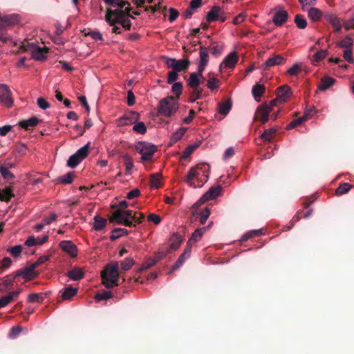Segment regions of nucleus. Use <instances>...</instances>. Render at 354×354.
Listing matches in <instances>:
<instances>
[{
  "instance_id": "nucleus-56",
  "label": "nucleus",
  "mask_w": 354,
  "mask_h": 354,
  "mask_svg": "<svg viewBox=\"0 0 354 354\" xmlns=\"http://www.w3.org/2000/svg\"><path fill=\"white\" fill-rule=\"evenodd\" d=\"M328 53V51L326 50H320L317 51L313 57L312 62L313 63L315 62H319L323 59L325 58Z\"/></svg>"
},
{
  "instance_id": "nucleus-9",
  "label": "nucleus",
  "mask_w": 354,
  "mask_h": 354,
  "mask_svg": "<svg viewBox=\"0 0 354 354\" xmlns=\"http://www.w3.org/2000/svg\"><path fill=\"white\" fill-rule=\"evenodd\" d=\"M162 59L168 68H171L172 71L178 73L186 71L190 65L188 59H176L175 58L162 57Z\"/></svg>"
},
{
  "instance_id": "nucleus-48",
  "label": "nucleus",
  "mask_w": 354,
  "mask_h": 354,
  "mask_svg": "<svg viewBox=\"0 0 354 354\" xmlns=\"http://www.w3.org/2000/svg\"><path fill=\"white\" fill-rule=\"evenodd\" d=\"M207 48L210 50L211 53L214 56L220 55L223 50V46L218 45L215 41L212 42Z\"/></svg>"
},
{
  "instance_id": "nucleus-5",
  "label": "nucleus",
  "mask_w": 354,
  "mask_h": 354,
  "mask_svg": "<svg viewBox=\"0 0 354 354\" xmlns=\"http://www.w3.org/2000/svg\"><path fill=\"white\" fill-rule=\"evenodd\" d=\"M179 104L174 96H168L159 102L158 112L160 115L169 117L178 109Z\"/></svg>"
},
{
  "instance_id": "nucleus-25",
  "label": "nucleus",
  "mask_w": 354,
  "mask_h": 354,
  "mask_svg": "<svg viewBox=\"0 0 354 354\" xmlns=\"http://www.w3.org/2000/svg\"><path fill=\"white\" fill-rule=\"evenodd\" d=\"M183 239L177 233L173 234L169 239V250H176L180 245Z\"/></svg>"
},
{
  "instance_id": "nucleus-1",
  "label": "nucleus",
  "mask_w": 354,
  "mask_h": 354,
  "mask_svg": "<svg viewBox=\"0 0 354 354\" xmlns=\"http://www.w3.org/2000/svg\"><path fill=\"white\" fill-rule=\"evenodd\" d=\"M131 8L127 6L124 9H111L106 8L105 14V21L110 25L114 26L120 24L125 30H129L131 27V23L129 17H133L130 14Z\"/></svg>"
},
{
  "instance_id": "nucleus-37",
  "label": "nucleus",
  "mask_w": 354,
  "mask_h": 354,
  "mask_svg": "<svg viewBox=\"0 0 354 354\" xmlns=\"http://www.w3.org/2000/svg\"><path fill=\"white\" fill-rule=\"evenodd\" d=\"M270 110L268 108L267 102L263 103L261 105L259 106L257 109L255 113V118L260 119L261 117L264 115H269L270 113Z\"/></svg>"
},
{
  "instance_id": "nucleus-61",
  "label": "nucleus",
  "mask_w": 354,
  "mask_h": 354,
  "mask_svg": "<svg viewBox=\"0 0 354 354\" xmlns=\"http://www.w3.org/2000/svg\"><path fill=\"white\" fill-rule=\"evenodd\" d=\"M7 251L14 257H18L22 252V246L21 245H17L14 247L9 248Z\"/></svg>"
},
{
  "instance_id": "nucleus-49",
  "label": "nucleus",
  "mask_w": 354,
  "mask_h": 354,
  "mask_svg": "<svg viewBox=\"0 0 354 354\" xmlns=\"http://www.w3.org/2000/svg\"><path fill=\"white\" fill-rule=\"evenodd\" d=\"M0 173L3 179L8 181L15 178V175L9 169H8V167H0Z\"/></svg>"
},
{
  "instance_id": "nucleus-38",
  "label": "nucleus",
  "mask_w": 354,
  "mask_h": 354,
  "mask_svg": "<svg viewBox=\"0 0 354 354\" xmlns=\"http://www.w3.org/2000/svg\"><path fill=\"white\" fill-rule=\"evenodd\" d=\"M162 175L160 173H155L151 175L150 185L153 189H158L161 187Z\"/></svg>"
},
{
  "instance_id": "nucleus-2",
  "label": "nucleus",
  "mask_w": 354,
  "mask_h": 354,
  "mask_svg": "<svg viewBox=\"0 0 354 354\" xmlns=\"http://www.w3.org/2000/svg\"><path fill=\"white\" fill-rule=\"evenodd\" d=\"M209 169V165L198 164L189 169L185 181L192 187H201L204 184L202 177H204L205 181L208 179Z\"/></svg>"
},
{
  "instance_id": "nucleus-52",
  "label": "nucleus",
  "mask_w": 354,
  "mask_h": 354,
  "mask_svg": "<svg viewBox=\"0 0 354 354\" xmlns=\"http://www.w3.org/2000/svg\"><path fill=\"white\" fill-rule=\"evenodd\" d=\"M113 297V294L110 291H103L102 292H98L95 295V299L96 301L107 300Z\"/></svg>"
},
{
  "instance_id": "nucleus-19",
  "label": "nucleus",
  "mask_w": 354,
  "mask_h": 354,
  "mask_svg": "<svg viewBox=\"0 0 354 354\" xmlns=\"http://www.w3.org/2000/svg\"><path fill=\"white\" fill-rule=\"evenodd\" d=\"M221 192V187L218 185L216 187H212L201 198L202 202L216 198L219 196Z\"/></svg>"
},
{
  "instance_id": "nucleus-14",
  "label": "nucleus",
  "mask_w": 354,
  "mask_h": 354,
  "mask_svg": "<svg viewBox=\"0 0 354 354\" xmlns=\"http://www.w3.org/2000/svg\"><path fill=\"white\" fill-rule=\"evenodd\" d=\"M291 88L288 85L281 86L276 90L277 98L281 103L286 102L291 96Z\"/></svg>"
},
{
  "instance_id": "nucleus-53",
  "label": "nucleus",
  "mask_w": 354,
  "mask_h": 354,
  "mask_svg": "<svg viewBox=\"0 0 354 354\" xmlns=\"http://www.w3.org/2000/svg\"><path fill=\"white\" fill-rule=\"evenodd\" d=\"M18 277H15V272L12 275L9 274L5 277L2 285L5 286L6 288H8L13 285V282Z\"/></svg>"
},
{
  "instance_id": "nucleus-28",
  "label": "nucleus",
  "mask_w": 354,
  "mask_h": 354,
  "mask_svg": "<svg viewBox=\"0 0 354 354\" xmlns=\"http://www.w3.org/2000/svg\"><path fill=\"white\" fill-rule=\"evenodd\" d=\"M278 129L279 128L277 127L266 129L260 136V138L264 141L271 142L275 137Z\"/></svg>"
},
{
  "instance_id": "nucleus-15",
  "label": "nucleus",
  "mask_w": 354,
  "mask_h": 354,
  "mask_svg": "<svg viewBox=\"0 0 354 354\" xmlns=\"http://www.w3.org/2000/svg\"><path fill=\"white\" fill-rule=\"evenodd\" d=\"M139 120V114L136 111H129L118 119L120 126L129 125Z\"/></svg>"
},
{
  "instance_id": "nucleus-11",
  "label": "nucleus",
  "mask_w": 354,
  "mask_h": 354,
  "mask_svg": "<svg viewBox=\"0 0 354 354\" xmlns=\"http://www.w3.org/2000/svg\"><path fill=\"white\" fill-rule=\"evenodd\" d=\"M0 102L6 107H11L13 105L12 92L6 84H0Z\"/></svg>"
},
{
  "instance_id": "nucleus-27",
  "label": "nucleus",
  "mask_w": 354,
  "mask_h": 354,
  "mask_svg": "<svg viewBox=\"0 0 354 354\" xmlns=\"http://www.w3.org/2000/svg\"><path fill=\"white\" fill-rule=\"evenodd\" d=\"M232 106V102L230 99H227L225 102H221L218 105L219 113L225 116L228 114Z\"/></svg>"
},
{
  "instance_id": "nucleus-23",
  "label": "nucleus",
  "mask_w": 354,
  "mask_h": 354,
  "mask_svg": "<svg viewBox=\"0 0 354 354\" xmlns=\"http://www.w3.org/2000/svg\"><path fill=\"white\" fill-rule=\"evenodd\" d=\"M221 8L219 6H214L212 10L207 12L206 16V20L207 22L211 23L216 21L220 19Z\"/></svg>"
},
{
  "instance_id": "nucleus-59",
  "label": "nucleus",
  "mask_w": 354,
  "mask_h": 354,
  "mask_svg": "<svg viewBox=\"0 0 354 354\" xmlns=\"http://www.w3.org/2000/svg\"><path fill=\"white\" fill-rule=\"evenodd\" d=\"M210 209L205 207L200 214V223L204 225L210 215Z\"/></svg>"
},
{
  "instance_id": "nucleus-30",
  "label": "nucleus",
  "mask_w": 354,
  "mask_h": 354,
  "mask_svg": "<svg viewBox=\"0 0 354 354\" xmlns=\"http://www.w3.org/2000/svg\"><path fill=\"white\" fill-rule=\"evenodd\" d=\"M266 91V88L263 84H256L252 89V93L256 101L259 102L260 97Z\"/></svg>"
},
{
  "instance_id": "nucleus-7",
  "label": "nucleus",
  "mask_w": 354,
  "mask_h": 354,
  "mask_svg": "<svg viewBox=\"0 0 354 354\" xmlns=\"http://www.w3.org/2000/svg\"><path fill=\"white\" fill-rule=\"evenodd\" d=\"M19 49L22 52L30 51L32 54V57L37 61H43L46 58V54L48 52V48L46 47L41 48L33 44H25L24 43L20 46Z\"/></svg>"
},
{
  "instance_id": "nucleus-62",
  "label": "nucleus",
  "mask_w": 354,
  "mask_h": 354,
  "mask_svg": "<svg viewBox=\"0 0 354 354\" xmlns=\"http://www.w3.org/2000/svg\"><path fill=\"white\" fill-rule=\"evenodd\" d=\"M304 121H305V118L303 117L295 119L286 127V129L290 130L293 129L301 124Z\"/></svg>"
},
{
  "instance_id": "nucleus-17",
  "label": "nucleus",
  "mask_w": 354,
  "mask_h": 354,
  "mask_svg": "<svg viewBox=\"0 0 354 354\" xmlns=\"http://www.w3.org/2000/svg\"><path fill=\"white\" fill-rule=\"evenodd\" d=\"M192 250V245L187 243L186 248H185L183 252L178 257L176 262L173 265L171 270L169 273L178 270L185 262V261L190 257Z\"/></svg>"
},
{
  "instance_id": "nucleus-29",
  "label": "nucleus",
  "mask_w": 354,
  "mask_h": 354,
  "mask_svg": "<svg viewBox=\"0 0 354 354\" xmlns=\"http://www.w3.org/2000/svg\"><path fill=\"white\" fill-rule=\"evenodd\" d=\"M207 230V227H202L196 230L189 240L188 241L187 243L192 245V243H196L200 241L203 235V234Z\"/></svg>"
},
{
  "instance_id": "nucleus-10",
  "label": "nucleus",
  "mask_w": 354,
  "mask_h": 354,
  "mask_svg": "<svg viewBox=\"0 0 354 354\" xmlns=\"http://www.w3.org/2000/svg\"><path fill=\"white\" fill-rule=\"evenodd\" d=\"M90 143L79 149L75 153L71 156L67 161V166L71 168L76 167L88 154Z\"/></svg>"
},
{
  "instance_id": "nucleus-36",
  "label": "nucleus",
  "mask_w": 354,
  "mask_h": 354,
  "mask_svg": "<svg viewBox=\"0 0 354 354\" xmlns=\"http://www.w3.org/2000/svg\"><path fill=\"white\" fill-rule=\"evenodd\" d=\"M308 17L313 21H318L323 16L322 12L317 8H311L308 10Z\"/></svg>"
},
{
  "instance_id": "nucleus-18",
  "label": "nucleus",
  "mask_w": 354,
  "mask_h": 354,
  "mask_svg": "<svg viewBox=\"0 0 354 354\" xmlns=\"http://www.w3.org/2000/svg\"><path fill=\"white\" fill-rule=\"evenodd\" d=\"M324 19L329 22L333 27L334 28V30L336 32H338L342 29V24L339 19L334 14L331 12H326L324 15Z\"/></svg>"
},
{
  "instance_id": "nucleus-32",
  "label": "nucleus",
  "mask_w": 354,
  "mask_h": 354,
  "mask_svg": "<svg viewBox=\"0 0 354 354\" xmlns=\"http://www.w3.org/2000/svg\"><path fill=\"white\" fill-rule=\"evenodd\" d=\"M14 196L12 187H7L3 190L0 189V201L8 202Z\"/></svg>"
},
{
  "instance_id": "nucleus-50",
  "label": "nucleus",
  "mask_w": 354,
  "mask_h": 354,
  "mask_svg": "<svg viewBox=\"0 0 354 354\" xmlns=\"http://www.w3.org/2000/svg\"><path fill=\"white\" fill-rule=\"evenodd\" d=\"M44 301V297L41 293H32L28 297V301L30 303L37 302L39 304L42 303Z\"/></svg>"
},
{
  "instance_id": "nucleus-45",
  "label": "nucleus",
  "mask_w": 354,
  "mask_h": 354,
  "mask_svg": "<svg viewBox=\"0 0 354 354\" xmlns=\"http://www.w3.org/2000/svg\"><path fill=\"white\" fill-rule=\"evenodd\" d=\"M199 57L200 61L199 62L208 64L209 62V54H208V48L201 46L199 48Z\"/></svg>"
},
{
  "instance_id": "nucleus-46",
  "label": "nucleus",
  "mask_w": 354,
  "mask_h": 354,
  "mask_svg": "<svg viewBox=\"0 0 354 354\" xmlns=\"http://www.w3.org/2000/svg\"><path fill=\"white\" fill-rule=\"evenodd\" d=\"M297 27L299 29H304L307 26V21L301 15H297L294 20Z\"/></svg>"
},
{
  "instance_id": "nucleus-55",
  "label": "nucleus",
  "mask_w": 354,
  "mask_h": 354,
  "mask_svg": "<svg viewBox=\"0 0 354 354\" xmlns=\"http://www.w3.org/2000/svg\"><path fill=\"white\" fill-rule=\"evenodd\" d=\"M133 264H134V261L132 258H130V257L126 258L121 263V270L123 271L129 270L133 266Z\"/></svg>"
},
{
  "instance_id": "nucleus-26",
  "label": "nucleus",
  "mask_w": 354,
  "mask_h": 354,
  "mask_svg": "<svg viewBox=\"0 0 354 354\" xmlns=\"http://www.w3.org/2000/svg\"><path fill=\"white\" fill-rule=\"evenodd\" d=\"M104 3L116 9H124L127 6H130V3L124 0H103Z\"/></svg>"
},
{
  "instance_id": "nucleus-47",
  "label": "nucleus",
  "mask_w": 354,
  "mask_h": 354,
  "mask_svg": "<svg viewBox=\"0 0 354 354\" xmlns=\"http://www.w3.org/2000/svg\"><path fill=\"white\" fill-rule=\"evenodd\" d=\"M183 88V86L181 82H175L172 85L171 91L176 95L174 97L176 98L177 102L182 94Z\"/></svg>"
},
{
  "instance_id": "nucleus-51",
  "label": "nucleus",
  "mask_w": 354,
  "mask_h": 354,
  "mask_svg": "<svg viewBox=\"0 0 354 354\" xmlns=\"http://www.w3.org/2000/svg\"><path fill=\"white\" fill-rule=\"evenodd\" d=\"M203 89H193L190 93L189 102H194L196 100L202 97Z\"/></svg>"
},
{
  "instance_id": "nucleus-13",
  "label": "nucleus",
  "mask_w": 354,
  "mask_h": 354,
  "mask_svg": "<svg viewBox=\"0 0 354 354\" xmlns=\"http://www.w3.org/2000/svg\"><path fill=\"white\" fill-rule=\"evenodd\" d=\"M275 10L272 21L277 26H281L288 20V13L281 8H277Z\"/></svg>"
},
{
  "instance_id": "nucleus-8",
  "label": "nucleus",
  "mask_w": 354,
  "mask_h": 354,
  "mask_svg": "<svg viewBox=\"0 0 354 354\" xmlns=\"http://www.w3.org/2000/svg\"><path fill=\"white\" fill-rule=\"evenodd\" d=\"M136 149L142 155L141 161L145 162L152 158L153 154L158 150V148L155 145L145 142H140L136 145Z\"/></svg>"
},
{
  "instance_id": "nucleus-43",
  "label": "nucleus",
  "mask_w": 354,
  "mask_h": 354,
  "mask_svg": "<svg viewBox=\"0 0 354 354\" xmlns=\"http://www.w3.org/2000/svg\"><path fill=\"white\" fill-rule=\"evenodd\" d=\"M353 44V39L350 36H346L344 39L337 44V46L345 49H351V47Z\"/></svg>"
},
{
  "instance_id": "nucleus-24",
  "label": "nucleus",
  "mask_w": 354,
  "mask_h": 354,
  "mask_svg": "<svg viewBox=\"0 0 354 354\" xmlns=\"http://www.w3.org/2000/svg\"><path fill=\"white\" fill-rule=\"evenodd\" d=\"M66 276L72 280L78 281L84 277V272L81 268L75 267L66 273Z\"/></svg>"
},
{
  "instance_id": "nucleus-34",
  "label": "nucleus",
  "mask_w": 354,
  "mask_h": 354,
  "mask_svg": "<svg viewBox=\"0 0 354 354\" xmlns=\"http://www.w3.org/2000/svg\"><path fill=\"white\" fill-rule=\"evenodd\" d=\"M77 292V289L72 286H68L63 289L62 298L64 300H70Z\"/></svg>"
},
{
  "instance_id": "nucleus-3",
  "label": "nucleus",
  "mask_w": 354,
  "mask_h": 354,
  "mask_svg": "<svg viewBox=\"0 0 354 354\" xmlns=\"http://www.w3.org/2000/svg\"><path fill=\"white\" fill-rule=\"evenodd\" d=\"M21 18L18 14L2 15L0 13V41L6 44L12 40V37L7 30L20 23Z\"/></svg>"
},
{
  "instance_id": "nucleus-63",
  "label": "nucleus",
  "mask_w": 354,
  "mask_h": 354,
  "mask_svg": "<svg viewBox=\"0 0 354 354\" xmlns=\"http://www.w3.org/2000/svg\"><path fill=\"white\" fill-rule=\"evenodd\" d=\"M178 79V72L171 71L168 73L167 81V82L169 84L172 83H175V82Z\"/></svg>"
},
{
  "instance_id": "nucleus-35",
  "label": "nucleus",
  "mask_w": 354,
  "mask_h": 354,
  "mask_svg": "<svg viewBox=\"0 0 354 354\" xmlns=\"http://www.w3.org/2000/svg\"><path fill=\"white\" fill-rule=\"evenodd\" d=\"M209 80L207 82V86L211 91L216 90L219 86L220 80L214 77V74L212 73H208Z\"/></svg>"
},
{
  "instance_id": "nucleus-39",
  "label": "nucleus",
  "mask_w": 354,
  "mask_h": 354,
  "mask_svg": "<svg viewBox=\"0 0 354 354\" xmlns=\"http://www.w3.org/2000/svg\"><path fill=\"white\" fill-rule=\"evenodd\" d=\"M335 79L330 77H324L321 80L320 84L319 85V89L321 91H325L328 89L330 86H331L334 82Z\"/></svg>"
},
{
  "instance_id": "nucleus-22",
  "label": "nucleus",
  "mask_w": 354,
  "mask_h": 354,
  "mask_svg": "<svg viewBox=\"0 0 354 354\" xmlns=\"http://www.w3.org/2000/svg\"><path fill=\"white\" fill-rule=\"evenodd\" d=\"M238 56L236 53L232 52L227 55L223 59L222 64L228 68H233L238 62Z\"/></svg>"
},
{
  "instance_id": "nucleus-21",
  "label": "nucleus",
  "mask_w": 354,
  "mask_h": 354,
  "mask_svg": "<svg viewBox=\"0 0 354 354\" xmlns=\"http://www.w3.org/2000/svg\"><path fill=\"white\" fill-rule=\"evenodd\" d=\"M39 120L36 117H32L26 120H21L19 122V125L26 131L32 129L37 125Z\"/></svg>"
},
{
  "instance_id": "nucleus-4",
  "label": "nucleus",
  "mask_w": 354,
  "mask_h": 354,
  "mask_svg": "<svg viewBox=\"0 0 354 354\" xmlns=\"http://www.w3.org/2000/svg\"><path fill=\"white\" fill-rule=\"evenodd\" d=\"M119 263L114 262L107 264L101 273L102 283L106 288H111L119 285Z\"/></svg>"
},
{
  "instance_id": "nucleus-33",
  "label": "nucleus",
  "mask_w": 354,
  "mask_h": 354,
  "mask_svg": "<svg viewBox=\"0 0 354 354\" xmlns=\"http://www.w3.org/2000/svg\"><path fill=\"white\" fill-rule=\"evenodd\" d=\"M93 220L94 223L93 227L95 231L102 230L107 223V220L104 218L101 217L99 215L95 216Z\"/></svg>"
},
{
  "instance_id": "nucleus-31",
  "label": "nucleus",
  "mask_w": 354,
  "mask_h": 354,
  "mask_svg": "<svg viewBox=\"0 0 354 354\" xmlns=\"http://www.w3.org/2000/svg\"><path fill=\"white\" fill-rule=\"evenodd\" d=\"M285 61H286V59L281 55H276L273 57L268 59L265 62V64H264L265 68H268V67L274 66L276 65L282 64L283 63L285 62Z\"/></svg>"
},
{
  "instance_id": "nucleus-6",
  "label": "nucleus",
  "mask_w": 354,
  "mask_h": 354,
  "mask_svg": "<svg viewBox=\"0 0 354 354\" xmlns=\"http://www.w3.org/2000/svg\"><path fill=\"white\" fill-rule=\"evenodd\" d=\"M134 214H133L132 210H124L117 209L114 211L109 218L111 223H116L118 224H122L127 227H135L136 225L133 223L129 219L133 220Z\"/></svg>"
},
{
  "instance_id": "nucleus-44",
  "label": "nucleus",
  "mask_w": 354,
  "mask_h": 354,
  "mask_svg": "<svg viewBox=\"0 0 354 354\" xmlns=\"http://www.w3.org/2000/svg\"><path fill=\"white\" fill-rule=\"evenodd\" d=\"M122 159L127 173L131 174L132 169L134 167L132 158L128 154H124L122 156Z\"/></svg>"
},
{
  "instance_id": "nucleus-57",
  "label": "nucleus",
  "mask_w": 354,
  "mask_h": 354,
  "mask_svg": "<svg viewBox=\"0 0 354 354\" xmlns=\"http://www.w3.org/2000/svg\"><path fill=\"white\" fill-rule=\"evenodd\" d=\"M14 300V298L9 292L8 295L3 296L0 298V308H3L8 305Z\"/></svg>"
},
{
  "instance_id": "nucleus-41",
  "label": "nucleus",
  "mask_w": 354,
  "mask_h": 354,
  "mask_svg": "<svg viewBox=\"0 0 354 354\" xmlns=\"http://www.w3.org/2000/svg\"><path fill=\"white\" fill-rule=\"evenodd\" d=\"M186 129V128H180L175 133H174L170 139L169 145H172L180 140L184 136Z\"/></svg>"
},
{
  "instance_id": "nucleus-64",
  "label": "nucleus",
  "mask_w": 354,
  "mask_h": 354,
  "mask_svg": "<svg viewBox=\"0 0 354 354\" xmlns=\"http://www.w3.org/2000/svg\"><path fill=\"white\" fill-rule=\"evenodd\" d=\"M147 220L149 221V222H153L154 224L156 225H158L161 221H162V218L161 217L158 215V214H149L147 216Z\"/></svg>"
},
{
  "instance_id": "nucleus-16",
  "label": "nucleus",
  "mask_w": 354,
  "mask_h": 354,
  "mask_svg": "<svg viewBox=\"0 0 354 354\" xmlns=\"http://www.w3.org/2000/svg\"><path fill=\"white\" fill-rule=\"evenodd\" d=\"M62 250L67 253L71 258H75L77 255V246L71 241H62L59 243Z\"/></svg>"
},
{
  "instance_id": "nucleus-54",
  "label": "nucleus",
  "mask_w": 354,
  "mask_h": 354,
  "mask_svg": "<svg viewBox=\"0 0 354 354\" xmlns=\"http://www.w3.org/2000/svg\"><path fill=\"white\" fill-rule=\"evenodd\" d=\"M74 176L73 172H68L66 175L60 176L58 180L63 184H70L73 182Z\"/></svg>"
},
{
  "instance_id": "nucleus-58",
  "label": "nucleus",
  "mask_w": 354,
  "mask_h": 354,
  "mask_svg": "<svg viewBox=\"0 0 354 354\" xmlns=\"http://www.w3.org/2000/svg\"><path fill=\"white\" fill-rule=\"evenodd\" d=\"M133 130L140 134H145L147 131V128L144 122H140L134 124Z\"/></svg>"
},
{
  "instance_id": "nucleus-42",
  "label": "nucleus",
  "mask_w": 354,
  "mask_h": 354,
  "mask_svg": "<svg viewBox=\"0 0 354 354\" xmlns=\"http://www.w3.org/2000/svg\"><path fill=\"white\" fill-rule=\"evenodd\" d=\"M353 185L348 183H341L339 187L335 190V194L337 196H341L347 193L351 188Z\"/></svg>"
},
{
  "instance_id": "nucleus-40",
  "label": "nucleus",
  "mask_w": 354,
  "mask_h": 354,
  "mask_svg": "<svg viewBox=\"0 0 354 354\" xmlns=\"http://www.w3.org/2000/svg\"><path fill=\"white\" fill-rule=\"evenodd\" d=\"M129 234V231L124 228H115L111 232V235L110 236L111 241H113L118 239V238L127 235Z\"/></svg>"
},
{
  "instance_id": "nucleus-60",
  "label": "nucleus",
  "mask_w": 354,
  "mask_h": 354,
  "mask_svg": "<svg viewBox=\"0 0 354 354\" xmlns=\"http://www.w3.org/2000/svg\"><path fill=\"white\" fill-rule=\"evenodd\" d=\"M198 147V144L189 145L188 147H187L183 151V153L182 155V158H183V159L187 158Z\"/></svg>"
},
{
  "instance_id": "nucleus-12",
  "label": "nucleus",
  "mask_w": 354,
  "mask_h": 354,
  "mask_svg": "<svg viewBox=\"0 0 354 354\" xmlns=\"http://www.w3.org/2000/svg\"><path fill=\"white\" fill-rule=\"evenodd\" d=\"M35 265L32 263L30 266L15 272V277L21 276L26 281H30L39 275V272L35 270Z\"/></svg>"
},
{
  "instance_id": "nucleus-20",
  "label": "nucleus",
  "mask_w": 354,
  "mask_h": 354,
  "mask_svg": "<svg viewBox=\"0 0 354 354\" xmlns=\"http://www.w3.org/2000/svg\"><path fill=\"white\" fill-rule=\"evenodd\" d=\"M201 77L197 75L195 73L189 74V78L187 80V86H189L193 89H202L199 87L201 83Z\"/></svg>"
}]
</instances>
